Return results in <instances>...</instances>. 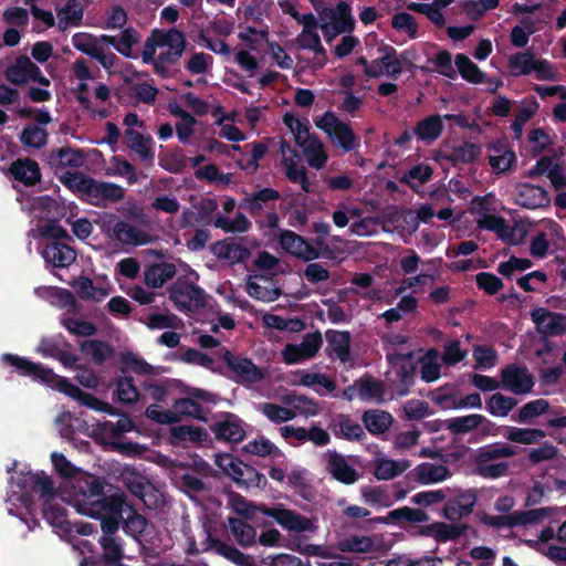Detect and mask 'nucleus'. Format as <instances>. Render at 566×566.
<instances>
[{"instance_id":"5","label":"nucleus","mask_w":566,"mask_h":566,"mask_svg":"<svg viewBox=\"0 0 566 566\" xmlns=\"http://www.w3.org/2000/svg\"><path fill=\"white\" fill-rule=\"evenodd\" d=\"M186 44L185 33L177 28L154 29L145 41L142 51L143 62L145 64L154 62L156 60V49L167 46L168 50L160 52L157 57H159V62H170L171 65H175L182 56Z\"/></svg>"},{"instance_id":"26","label":"nucleus","mask_w":566,"mask_h":566,"mask_svg":"<svg viewBox=\"0 0 566 566\" xmlns=\"http://www.w3.org/2000/svg\"><path fill=\"white\" fill-rule=\"evenodd\" d=\"M319 17H329L332 19V28L335 34L350 33L354 30L355 21L352 17V8L350 4L345 1H340L336 10L324 8Z\"/></svg>"},{"instance_id":"15","label":"nucleus","mask_w":566,"mask_h":566,"mask_svg":"<svg viewBox=\"0 0 566 566\" xmlns=\"http://www.w3.org/2000/svg\"><path fill=\"white\" fill-rule=\"evenodd\" d=\"M502 387L514 395H525L532 391L534 380L526 368L511 364L501 370Z\"/></svg>"},{"instance_id":"37","label":"nucleus","mask_w":566,"mask_h":566,"mask_svg":"<svg viewBox=\"0 0 566 566\" xmlns=\"http://www.w3.org/2000/svg\"><path fill=\"white\" fill-rule=\"evenodd\" d=\"M440 352L432 347L426 354L418 358L420 366V377L424 382L437 381L441 376V365L439 364Z\"/></svg>"},{"instance_id":"46","label":"nucleus","mask_w":566,"mask_h":566,"mask_svg":"<svg viewBox=\"0 0 566 566\" xmlns=\"http://www.w3.org/2000/svg\"><path fill=\"white\" fill-rule=\"evenodd\" d=\"M454 63L461 77L472 84H481L485 81V73L463 53L455 55Z\"/></svg>"},{"instance_id":"17","label":"nucleus","mask_w":566,"mask_h":566,"mask_svg":"<svg viewBox=\"0 0 566 566\" xmlns=\"http://www.w3.org/2000/svg\"><path fill=\"white\" fill-rule=\"evenodd\" d=\"M98 544L102 554L90 556L91 566H122L124 559V546L120 537L101 536Z\"/></svg>"},{"instance_id":"52","label":"nucleus","mask_w":566,"mask_h":566,"mask_svg":"<svg viewBox=\"0 0 566 566\" xmlns=\"http://www.w3.org/2000/svg\"><path fill=\"white\" fill-rule=\"evenodd\" d=\"M19 138L23 146L41 149L48 144L49 134L45 128L30 124L22 129Z\"/></svg>"},{"instance_id":"9","label":"nucleus","mask_w":566,"mask_h":566,"mask_svg":"<svg viewBox=\"0 0 566 566\" xmlns=\"http://www.w3.org/2000/svg\"><path fill=\"white\" fill-rule=\"evenodd\" d=\"M4 75L14 85H23L30 81L36 82L44 87L51 84L50 80L42 74L40 67L27 55L17 57L15 62L7 67Z\"/></svg>"},{"instance_id":"31","label":"nucleus","mask_w":566,"mask_h":566,"mask_svg":"<svg viewBox=\"0 0 566 566\" xmlns=\"http://www.w3.org/2000/svg\"><path fill=\"white\" fill-rule=\"evenodd\" d=\"M84 155L80 149H73L71 147H61L53 149L48 155V164L54 168H78L82 166Z\"/></svg>"},{"instance_id":"56","label":"nucleus","mask_w":566,"mask_h":566,"mask_svg":"<svg viewBox=\"0 0 566 566\" xmlns=\"http://www.w3.org/2000/svg\"><path fill=\"white\" fill-rule=\"evenodd\" d=\"M140 35L136 29L129 27L122 31L120 36L115 42L114 49L125 57L137 59V54L133 52V46L138 44Z\"/></svg>"},{"instance_id":"55","label":"nucleus","mask_w":566,"mask_h":566,"mask_svg":"<svg viewBox=\"0 0 566 566\" xmlns=\"http://www.w3.org/2000/svg\"><path fill=\"white\" fill-rule=\"evenodd\" d=\"M517 402V399L514 397H507L501 392H496L486 400L485 408L492 416L506 417Z\"/></svg>"},{"instance_id":"64","label":"nucleus","mask_w":566,"mask_h":566,"mask_svg":"<svg viewBox=\"0 0 566 566\" xmlns=\"http://www.w3.org/2000/svg\"><path fill=\"white\" fill-rule=\"evenodd\" d=\"M391 27L398 31H403L410 39L418 36V23L416 18L408 12L395 13L391 18Z\"/></svg>"},{"instance_id":"25","label":"nucleus","mask_w":566,"mask_h":566,"mask_svg":"<svg viewBox=\"0 0 566 566\" xmlns=\"http://www.w3.org/2000/svg\"><path fill=\"white\" fill-rule=\"evenodd\" d=\"M42 255L45 262L59 269H65L76 260V251L69 244L57 241L48 243Z\"/></svg>"},{"instance_id":"20","label":"nucleus","mask_w":566,"mask_h":566,"mask_svg":"<svg viewBox=\"0 0 566 566\" xmlns=\"http://www.w3.org/2000/svg\"><path fill=\"white\" fill-rule=\"evenodd\" d=\"M516 203L523 208L535 210L548 207L551 198L545 188L525 182L517 187Z\"/></svg>"},{"instance_id":"33","label":"nucleus","mask_w":566,"mask_h":566,"mask_svg":"<svg viewBox=\"0 0 566 566\" xmlns=\"http://www.w3.org/2000/svg\"><path fill=\"white\" fill-rule=\"evenodd\" d=\"M281 198V193L273 188H262L251 196L245 197L240 207L247 210L252 217H256L263 210L264 205L269 201H276Z\"/></svg>"},{"instance_id":"2","label":"nucleus","mask_w":566,"mask_h":566,"mask_svg":"<svg viewBox=\"0 0 566 566\" xmlns=\"http://www.w3.org/2000/svg\"><path fill=\"white\" fill-rule=\"evenodd\" d=\"M187 397L176 399L172 409L163 410L157 403L146 408V417L160 424H174L180 421L181 417H189L199 421H207L210 412L206 405H216L218 397L216 394L196 387H188L185 390Z\"/></svg>"},{"instance_id":"3","label":"nucleus","mask_w":566,"mask_h":566,"mask_svg":"<svg viewBox=\"0 0 566 566\" xmlns=\"http://www.w3.org/2000/svg\"><path fill=\"white\" fill-rule=\"evenodd\" d=\"M60 181L82 202L105 208L124 199L125 189L114 182L97 180L81 171H65Z\"/></svg>"},{"instance_id":"6","label":"nucleus","mask_w":566,"mask_h":566,"mask_svg":"<svg viewBox=\"0 0 566 566\" xmlns=\"http://www.w3.org/2000/svg\"><path fill=\"white\" fill-rule=\"evenodd\" d=\"M315 124L317 128L334 140L344 153H349L360 147L359 137L355 134L353 128L342 122L335 113L331 111L325 112Z\"/></svg>"},{"instance_id":"16","label":"nucleus","mask_w":566,"mask_h":566,"mask_svg":"<svg viewBox=\"0 0 566 566\" xmlns=\"http://www.w3.org/2000/svg\"><path fill=\"white\" fill-rule=\"evenodd\" d=\"M531 317L538 333L545 338L548 336H559L566 332V315L564 314L538 307L531 312Z\"/></svg>"},{"instance_id":"11","label":"nucleus","mask_w":566,"mask_h":566,"mask_svg":"<svg viewBox=\"0 0 566 566\" xmlns=\"http://www.w3.org/2000/svg\"><path fill=\"white\" fill-rule=\"evenodd\" d=\"M123 481L127 490L134 496L139 499L145 504V506L149 509L157 506V490L146 476L136 470H125L123 473Z\"/></svg>"},{"instance_id":"54","label":"nucleus","mask_w":566,"mask_h":566,"mask_svg":"<svg viewBox=\"0 0 566 566\" xmlns=\"http://www.w3.org/2000/svg\"><path fill=\"white\" fill-rule=\"evenodd\" d=\"M57 15L61 30H66L70 25L78 27L83 19V8L77 0H67Z\"/></svg>"},{"instance_id":"28","label":"nucleus","mask_w":566,"mask_h":566,"mask_svg":"<svg viewBox=\"0 0 566 566\" xmlns=\"http://www.w3.org/2000/svg\"><path fill=\"white\" fill-rule=\"evenodd\" d=\"M177 273L176 265L169 262L153 263L144 271V283L151 289H159Z\"/></svg>"},{"instance_id":"53","label":"nucleus","mask_w":566,"mask_h":566,"mask_svg":"<svg viewBox=\"0 0 566 566\" xmlns=\"http://www.w3.org/2000/svg\"><path fill=\"white\" fill-rule=\"evenodd\" d=\"M228 504L238 515L251 521L255 518L258 512L261 513L263 505H254L240 493L233 491L228 493Z\"/></svg>"},{"instance_id":"8","label":"nucleus","mask_w":566,"mask_h":566,"mask_svg":"<svg viewBox=\"0 0 566 566\" xmlns=\"http://www.w3.org/2000/svg\"><path fill=\"white\" fill-rule=\"evenodd\" d=\"M169 300L180 312H197L207 304L206 293L195 283L177 280L168 289Z\"/></svg>"},{"instance_id":"14","label":"nucleus","mask_w":566,"mask_h":566,"mask_svg":"<svg viewBox=\"0 0 566 566\" xmlns=\"http://www.w3.org/2000/svg\"><path fill=\"white\" fill-rule=\"evenodd\" d=\"M279 242L289 254L303 261H313L319 258V251L302 235L284 229H279Z\"/></svg>"},{"instance_id":"60","label":"nucleus","mask_w":566,"mask_h":566,"mask_svg":"<svg viewBox=\"0 0 566 566\" xmlns=\"http://www.w3.org/2000/svg\"><path fill=\"white\" fill-rule=\"evenodd\" d=\"M549 408L547 400L541 398L526 402L518 411L517 416H513L512 419L520 423H527L531 419L542 416Z\"/></svg>"},{"instance_id":"35","label":"nucleus","mask_w":566,"mask_h":566,"mask_svg":"<svg viewBox=\"0 0 566 566\" xmlns=\"http://www.w3.org/2000/svg\"><path fill=\"white\" fill-rule=\"evenodd\" d=\"M232 480L238 486L245 489L258 488L260 490H265L268 486L265 475L244 462H242L240 468L234 471Z\"/></svg>"},{"instance_id":"61","label":"nucleus","mask_w":566,"mask_h":566,"mask_svg":"<svg viewBox=\"0 0 566 566\" xmlns=\"http://www.w3.org/2000/svg\"><path fill=\"white\" fill-rule=\"evenodd\" d=\"M242 451L249 454H254L258 457H281V450L272 443L269 439L261 437L260 439H255L250 441L245 446H243Z\"/></svg>"},{"instance_id":"59","label":"nucleus","mask_w":566,"mask_h":566,"mask_svg":"<svg viewBox=\"0 0 566 566\" xmlns=\"http://www.w3.org/2000/svg\"><path fill=\"white\" fill-rule=\"evenodd\" d=\"M259 410L273 423H282L295 418L296 413L291 408H285L274 402L259 405Z\"/></svg>"},{"instance_id":"23","label":"nucleus","mask_w":566,"mask_h":566,"mask_svg":"<svg viewBox=\"0 0 566 566\" xmlns=\"http://www.w3.org/2000/svg\"><path fill=\"white\" fill-rule=\"evenodd\" d=\"M480 426H484V430L494 427V423L486 417L478 413L450 418L443 421V428L453 434H464Z\"/></svg>"},{"instance_id":"40","label":"nucleus","mask_w":566,"mask_h":566,"mask_svg":"<svg viewBox=\"0 0 566 566\" xmlns=\"http://www.w3.org/2000/svg\"><path fill=\"white\" fill-rule=\"evenodd\" d=\"M212 252L219 259L230 260L231 262H244L250 256L248 248L227 240L218 241L212 247Z\"/></svg>"},{"instance_id":"58","label":"nucleus","mask_w":566,"mask_h":566,"mask_svg":"<svg viewBox=\"0 0 566 566\" xmlns=\"http://www.w3.org/2000/svg\"><path fill=\"white\" fill-rule=\"evenodd\" d=\"M72 45L80 52L88 55L92 59H96L103 50L102 45H98L96 35L91 33L78 32L72 36Z\"/></svg>"},{"instance_id":"63","label":"nucleus","mask_w":566,"mask_h":566,"mask_svg":"<svg viewBox=\"0 0 566 566\" xmlns=\"http://www.w3.org/2000/svg\"><path fill=\"white\" fill-rule=\"evenodd\" d=\"M286 402L292 406L291 409L301 415L316 416L319 412L317 402L305 395H290L287 396Z\"/></svg>"},{"instance_id":"42","label":"nucleus","mask_w":566,"mask_h":566,"mask_svg":"<svg viewBox=\"0 0 566 566\" xmlns=\"http://www.w3.org/2000/svg\"><path fill=\"white\" fill-rule=\"evenodd\" d=\"M516 451L513 446L509 443H492L481 447L475 457L474 464H482L483 462H491L502 458H511L515 455Z\"/></svg>"},{"instance_id":"45","label":"nucleus","mask_w":566,"mask_h":566,"mask_svg":"<svg viewBox=\"0 0 566 566\" xmlns=\"http://www.w3.org/2000/svg\"><path fill=\"white\" fill-rule=\"evenodd\" d=\"M503 437L521 444H534L546 437V432L537 428L506 427Z\"/></svg>"},{"instance_id":"57","label":"nucleus","mask_w":566,"mask_h":566,"mask_svg":"<svg viewBox=\"0 0 566 566\" xmlns=\"http://www.w3.org/2000/svg\"><path fill=\"white\" fill-rule=\"evenodd\" d=\"M509 66L514 76L530 75L535 66L533 52L514 53L509 60Z\"/></svg>"},{"instance_id":"44","label":"nucleus","mask_w":566,"mask_h":566,"mask_svg":"<svg viewBox=\"0 0 566 566\" xmlns=\"http://www.w3.org/2000/svg\"><path fill=\"white\" fill-rule=\"evenodd\" d=\"M410 467L409 460L379 459L375 463L374 475L377 480H391Z\"/></svg>"},{"instance_id":"32","label":"nucleus","mask_w":566,"mask_h":566,"mask_svg":"<svg viewBox=\"0 0 566 566\" xmlns=\"http://www.w3.org/2000/svg\"><path fill=\"white\" fill-rule=\"evenodd\" d=\"M480 154V145L465 140L460 145L453 146L450 153L443 155V159L455 167L460 164L469 165L474 163L479 158Z\"/></svg>"},{"instance_id":"10","label":"nucleus","mask_w":566,"mask_h":566,"mask_svg":"<svg viewBox=\"0 0 566 566\" xmlns=\"http://www.w3.org/2000/svg\"><path fill=\"white\" fill-rule=\"evenodd\" d=\"M261 513L264 516L272 517L279 525L290 532H313L315 525L311 518L302 515L301 513L285 509L282 505L268 507L262 505Z\"/></svg>"},{"instance_id":"1","label":"nucleus","mask_w":566,"mask_h":566,"mask_svg":"<svg viewBox=\"0 0 566 566\" xmlns=\"http://www.w3.org/2000/svg\"><path fill=\"white\" fill-rule=\"evenodd\" d=\"M2 360L14 367L19 375L31 377L35 381H40L50 386L60 392L78 401L81 405L95 411L116 415L115 408L108 402L99 400L94 395L82 390L78 386L72 384L67 378L62 377L53 371V369L41 363H33L24 357L15 354L6 353Z\"/></svg>"},{"instance_id":"38","label":"nucleus","mask_w":566,"mask_h":566,"mask_svg":"<svg viewBox=\"0 0 566 566\" xmlns=\"http://www.w3.org/2000/svg\"><path fill=\"white\" fill-rule=\"evenodd\" d=\"M211 547L218 555L239 566H258L252 556L243 554L232 544H228L219 538L211 539Z\"/></svg>"},{"instance_id":"30","label":"nucleus","mask_w":566,"mask_h":566,"mask_svg":"<svg viewBox=\"0 0 566 566\" xmlns=\"http://www.w3.org/2000/svg\"><path fill=\"white\" fill-rule=\"evenodd\" d=\"M361 421L370 434L379 436L389 430L394 422V417L385 410L368 409L363 412Z\"/></svg>"},{"instance_id":"41","label":"nucleus","mask_w":566,"mask_h":566,"mask_svg":"<svg viewBox=\"0 0 566 566\" xmlns=\"http://www.w3.org/2000/svg\"><path fill=\"white\" fill-rule=\"evenodd\" d=\"M80 350L90 356L94 364L103 365L114 354V348L99 339H86L80 344Z\"/></svg>"},{"instance_id":"36","label":"nucleus","mask_w":566,"mask_h":566,"mask_svg":"<svg viewBox=\"0 0 566 566\" xmlns=\"http://www.w3.org/2000/svg\"><path fill=\"white\" fill-rule=\"evenodd\" d=\"M113 237L123 244L143 245L149 242L147 233L123 220L114 224Z\"/></svg>"},{"instance_id":"62","label":"nucleus","mask_w":566,"mask_h":566,"mask_svg":"<svg viewBox=\"0 0 566 566\" xmlns=\"http://www.w3.org/2000/svg\"><path fill=\"white\" fill-rule=\"evenodd\" d=\"M358 394L363 400L379 399L384 396V386L370 375L363 376L358 381Z\"/></svg>"},{"instance_id":"4","label":"nucleus","mask_w":566,"mask_h":566,"mask_svg":"<svg viewBox=\"0 0 566 566\" xmlns=\"http://www.w3.org/2000/svg\"><path fill=\"white\" fill-rule=\"evenodd\" d=\"M106 482L90 473H78L74 479L73 489L76 494L82 495L83 505L88 507L85 514L88 516H98L103 512L118 513L125 506V495L123 493H114L105 495Z\"/></svg>"},{"instance_id":"22","label":"nucleus","mask_w":566,"mask_h":566,"mask_svg":"<svg viewBox=\"0 0 566 566\" xmlns=\"http://www.w3.org/2000/svg\"><path fill=\"white\" fill-rule=\"evenodd\" d=\"M123 528L125 533L135 539H140L150 535V524L148 520L139 514L130 504L125 501L123 506Z\"/></svg>"},{"instance_id":"19","label":"nucleus","mask_w":566,"mask_h":566,"mask_svg":"<svg viewBox=\"0 0 566 566\" xmlns=\"http://www.w3.org/2000/svg\"><path fill=\"white\" fill-rule=\"evenodd\" d=\"M326 470L339 483L350 485L359 480L360 474L337 451H328Z\"/></svg>"},{"instance_id":"49","label":"nucleus","mask_w":566,"mask_h":566,"mask_svg":"<svg viewBox=\"0 0 566 566\" xmlns=\"http://www.w3.org/2000/svg\"><path fill=\"white\" fill-rule=\"evenodd\" d=\"M42 515L51 526L63 531L67 530V510L62 504L53 502V500L44 501Z\"/></svg>"},{"instance_id":"18","label":"nucleus","mask_w":566,"mask_h":566,"mask_svg":"<svg viewBox=\"0 0 566 566\" xmlns=\"http://www.w3.org/2000/svg\"><path fill=\"white\" fill-rule=\"evenodd\" d=\"M472 527L464 523H451L434 522L429 525L421 526L420 534L423 536L433 537L437 542H449L457 541L462 536H465Z\"/></svg>"},{"instance_id":"50","label":"nucleus","mask_w":566,"mask_h":566,"mask_svg":"<svg viewBox=\"0 0 566 566\" xmlns=\"http://www.w3.org/2000/svg\"><path fill=\"white\" fill-rule=\"evenodd\" d=\"M429 515L421 509H412L409 506H402L390 511L385 517V523H422L428 522Z\"/></svg>"},{"instance_id":"34","label":"nucleus","mask_w":566,"mask_h":566,"mask_svg":"<svg viewBox=\"0 0 566 566\" xmlns=\"http://www.w3.org/2000/svg\"><path fill=\"white\" fill-rule=\"evenodd\" d=\"M244 517H228V527L234 541L243 546H252L256 542V530Z\"/></svg>"},{"instance_id":"24","label":"nucleus","mask_w":566,"mask_h":566,"mask_svg":"<svg viewBox=\"0 0 566 566\" xmlns=\"http://www.w3.org/2000/svg\"><path fill=\"white\" fill-rule=\"evenodd\" d=\"M325 338L328 345L326 352L329 357L335 354L342 363L350 360L352 336L348 331L327 329L325 332Z\"/></svg>"},{"instance_id":"39","label":"nucleus","mask_w":566,"mask_h":566,"mask_svg":"<svg viewBox=\"0 0 566 566\" xmlns=\"http://www.w3.org/2000/svg\"><path fill=\"white\" fill-rule=\"evenodd\" d=\"M416 480L421 484L441 482L450 476V470L443 464L421 463L413 469Z\"/></svg>"},{"instance_id":"7","label":"nucleus","mask_w":566,"mask_h":566,"mask_svg":"<svg viewBox=\"0 0 566 566\" xmlns=\"http://www.w3.org/2000/svg\"><path fill=\"white\" fill-rule=\"evenodd\" d=\"M221 358L230 371L228 377L237 384L250 386L262 381L266 374L255 365L252 359L242 355H234L231 350L223 348Z\"/></svg>"},{"instance_id":"51","label":"nucleus","mask_w":566,"mask_h":566,"mask_svg":"<svg viewBox=\"0 0 566 566\" xmlns=\"http://www.w3.org/2000/svg\"><path fill=\"white\" fill-rule=\"evenodd\" d=\"M119 370L123 375H126L128 370L137 375H153L155 373L154 366L132 352L122 354Z\"/></svg>"},{"instance_id":"47","label":"nucleus","mask_w":566,"mask_h":566,"mask_svg":"<svg viewBox=\"0 0 566 566\" xmlns=\"http://www.w3.org/2000/svg\"><path fill=\"white\" fill-rule=\"evenodd\" d=\"M24 483V486L28 485L31 492L38 493L43 502L48 500H54L56 496V491L52 479L43 472L30 474Z\"/></svg>"},{"instance_id":"21","label":"nucleus","mask_w":566,"mask_h":566,"mask_svg":"<svg viewBox=\"0 0 566 566\" xmlns=\"http://www.w3.org/2000/svg\"><path fill=\"white\" fill-rule=\"evenodd\" d=\"M10 176L25 187H32L41 180L39 164L31 158H19L9 167Z\"/></svg>"},{"instance_id":"43","label":"nucleus","mask_w":566,"mask_h":566,"mask_svg":"<svg viewBox=\"0 0 566 566\" xmlns=\"http://www.w3.org/2000/svg\"><path fill=\"white\" fill-rule=\"evenodd\" d=\"M334 434L348 441H360L365 438L363 427L353 421L346 415H338L337 421L333 426Z\"/></svg>"},{"instance_id":"12","label":"nucleus","mask_w":566,"mask_h":566,"mask_svg":"<svg viewBox=\"0 0 566 566\" xmlns=\"http://www.w3.org/2000/svg\"><path fill=\"white\" fill-rule=\"evenodd\" d=\"M210 429L218 441L237 444L245 438L243 420L232 412H222Z\"/></svg>"},{"instance_id":"13","label":"nucleus","mask_w":566,"mask_h":566,"mask_svg":"<svg viewBox=\"0 0 566 566\" xmlns=\"http://www.w3.org/2000/svg\"><path fill=\"white\" fill-rule=\"evenodd\" d=\"M478 495L474 490H459L449 497L443 506L442 515L450 522H457L472 514Z\"/></svg>"},{"instance_id":"29","label":"nucleus","mask_w":566,"mask_h":566,"mask_svg":"<svg viewBox=\"0 0 566 566\" xmlns=\"http://www.w3.org/2000/svg\"><path fill=\"white\" fill-rule=\"evenodd\" d=\"M443 128L442 117L433 114L419 120L413 128V134L419 140L430 145L441 136Z\"/></svg>"},{"instance_id":"27","label":"nucleus","mask_w":566,"mask_h":566,"mask_svg":"<svg viewBox=\"0 0 566 566\" xmlns=\"http://www.w3.org/2000/svg\"><path fill=\"white\" fill-rule=\"evenodd\" d=\"M124 137L127 147L136 153L144 163L151 164L154 161L155 153L151 148L150 135H144L134 128H126Z\"/></svg>"},{"instance_id":"48","label":"nucleus","mask_w":566,"mask_h":566,"mask_svg":"<svg viewBox=\"0 0 566 566\" xmlns=\"http://www.w3.org/2000/svg\"><path fill=\"white\" fill-rule=\"evenodd\" d=\"M113 397L114 400L125 405H133L138 401L139 391L134 382V378L126 375L118 377Z\"/></svg>"}]
</instances>
